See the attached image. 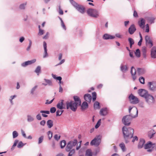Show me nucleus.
<instances>
[{"instance_id": "nucleus-1", "label": "nucleus", "mask_w": 156, "mask_h": 156, "mask_svg": "<svg viewBox=\"0 0 156 156\" xmlns=\"http://www.w3.org/2000/svg\"><path fill=\"white\" fill-rule=\"evenodd\" d=\"M122 131L126 143H127L130 141L133 136L134 133L133 129L131 127L127 128L125 126H123L122 128Z\"/></svg>"}, {"instance_id": "nucleus-2", "label": "nucleus", "mask_w": 156, "mask_h": 156, "mask_svg": "<svg viewBox=\"0 0 156 156\" xmlns=\"http://www.w3.org/2000/svg\"><path fill=\"white\" fill-rule=\"evenodd\" d=\"M87 13L90 16L94 18H97L100 16V13L97 9L89 8L87 10Z\"/></svg>"}, {"instance_id": "nucleus-3", "label": "nucleus", "mask_w": 156, "mask_h": 156, "mask_svg": "<svg viewBox=\"0 0 156 156\" xmlns=\"http://www.w3.org/2000/svg\"><path fill=\"white\" fill-rule=\"evenodd\" d=\"M69 1L71 4L79 12L82 14L85 13V8L84 6L79 4L73 0H69Z\"/></svg>"}, {"instance_id": "nucleus-4", "label": "nucleus", "mask_w": 156, "mask_h": 156, "mask_svg": "<svg viewBox=\"0 0 156 156\" xmlns=\"http://www.w3.org/2000/svg\"><path fill=\"white\" fill-rule=\"evenodd\" d=\"M146 103L148 105L153 106L155 102V99L154 97L151 94H149L144 98Z\"/></svg>"}, {"instance_id": "nucleus-5", "label": "nucleus", "mask_w": 156, "mask_h": 156, "mask_svg": "<svg viewBox=\"0 0 156 156\" xmlns=\"http://www.w3.org/2000/svg\"><path fill=\"white\" fill-rule=\"evenodd\" d=\"M129 115L131 118H134L138 116V111L136 108L135 107H129Z\"/></svg>"}, {"instance_id": "nucleus-6", "label": "nucleus", "mask_w": 156, "mask_h": 156, "mask_svg": "<svg viewBox=\"0 0 156 156\" xmlns=\"http://www.w3.org/2000/svg\"><path fill=\"white\" fill-rule=\"evenodd\" d=\"M66 105L67 109L69 108L74 112H75L77 108V104L73 101L66 102Z\"/></svg>"}, {"instance_id": "nucleus-7", "label": "nucleus", "mask_w": 156, "mask_h": 156, "mask_svg": "<svg viewBox=\"0 0 156 156\" xmlns=\"http://www.w3.org/2000/svg\"><path fill=\"white\" fill-rule=\"evenodd\" d=\"M101 136L99 135L97 136L90 142V144L91 145H94L98 146L101 142Z\"/></svg>"}, {"instance_id": "nucleus-8", "label": "nucleus", "mask_w": 156, "mask_h": 156, "mask_svg": "<svg viewBox=\"0 0 156 156\" xmlns=\"http://www.w3.org/2000/svg\"><path fill=\"white\" fill-rule=\"evenodd\" d=\"M155 146V145L154 144L152 143L151 141H148L145 145L144 148L145 149H147L148 152H151Z\"/></svg>"}, {"instance_id": "nucleus-9", "label": "nucleus", "mask_w": 156, "mask_h": 156, "mask_svg": "<svg viewBox=\"0 0 156 156\" xmlns=\"http://www.w3.org/2000/svg\"><path fill=\"white\" fill-rule=\"evenodd\" d=\"M77 143V141L76 140H74L73 141H72L69 142L67 144L66 147V151L69 152L73 147L76 145Z\"/></svg>"}, {"instance_id": "nucleus-10", "label": "nucleus", "mask_w": 156, "mask_h": 156, "mask_svg": "<svg viewBox=\"0 0 156 156\" xmlns=\"http://www.w3.org/2000/svg\"><path fill=\"white\" fill-rule=\"evenodd\" d=\"M132 118L130 115H126L123 118L122 122L125 125L129 126L130 123V121Z\"/></svg>"}, {"instance_id": "nucleus-11", "label": "nucleus", "mask_w": 156, "mask_h": 156, "mask_svg": "<svg viewBox=\"0 0 156 156\" xmlns=\"http://www.w3.org/2000/svg\"><path fill=\"white\" fill-rule=\"evenodd\" d=\"M138 93L141 97L145 98L149 94L147 90L144 89H140L138 90Z\"/></svg>"}, {"instance_id": "nucleus-12", "label": "nucleus", "mask_w": 156, "mask_h": 156, "mask_svg": "<svg viewBox=\"0 0 156 156\" xmlns=\"http://www.w3.org/2000/svg\"><path fill=\"white\" fill-rule=\"evenodd\" d=\"M148 85L149 89L151 91H156V82L155 81H152L149 82L148 83Z\"/></svg>"}, {"instance_id": "nucleus-13", "label": "nucleus", "mask_w": 156, "mask_h": 156, "mask_svg": "<svg viewBox=\"0 0 156 156\" xmlns=\"http://www.w3.org/2000/svg\"><path fill=\"white\" fill-rule=\"evenodd\" d=\"M129 99L130 102L133 104H137L139 101L138 98L132 94L129 96Z\"/></svg>"}, {"instance_id": "nucleus-14", "label": "nucleus", "mask_w": 156, "mask_h": 156, "mask_svg": "<svg viewBox=\"0 0 156 156\" xmlns=\"http://www.w3.org/2000/svg\"><path fill=\"white\" fill-rule=\"evenodd\" d=\"M36 61V59H33L31 60L22 63L21 64V66L23 67H26L29 65H31L34 63Z\"/></svg>"}, {"instance_id": "nucleus-15", "label": "nucleus", "mask_w": 156, "mask_h": 156, "mask_svg": "<svg viewBox=\"0 0 156 156\" xmlns=\"http://www.w3.org/2000/svg\"><path fill=\"white\" fill-rule=\"evenodd\" d=\"M102 38L104 40H112L115 39V36L106 33L103 35Z\"/></svg>"}, {"instance_id": "nucleus-16", "label": "nucleus", "mask_w": 156, "mask_h": 156, "mask_svg": "<svg viewBox=\"0 0 156 156\" xmlns=\"http://www.w3.org/2000/svg\"><path fill=\"white\" fill-rule=\"evenodd\" d=\"M130 73L133 80L135 81L136 78V70L134 67H132L131 68Z\"/></svg>"}, {"instance_id": "nucleus-17", "label": "nucleus", "mask_w": 156, "mask_h": 156, "mask_svg": "<svg viewBox=\"0 0 156 156\" xmlns=\"http://www.w3.org/2000/svg\"><path fill=\"white\" fill-rule=\"evenodd\" d=\"M108 109L107 108H104L101 109L100 114L102 116H105L108 113Z\"/></svg>"}, {"instance_id": "nucleus-18", "label": "nucleus", "mask_w": 156, "mask_h": 156, "mask_svg": "<svg viewBox=\"0 0 156 156\" xmlns=\"http://www.w3.org/2000/svg\"><path fill=\"white\" fill-rule=\"evenodd\" d=\"M145 39L146 44L148 45L150 48L153 45V44L151 40L150 37L148 36H146L145 37Z\"/></svg>"}, {"instance_id": "nucleus-19", "label": "nucleus", "mask_w": 156, "mask_h": 156, "mask_svg": "<svg viewBox=\"0 0 156 156\" xmlns=\"http://www.w3.org/2000/svg\"><path fill=\"white\" fill-rule=\"evenodd\" d=\"M136 30V28L134 24L131 25L128 29V31L130 34H133Z\"/></svg>"}, {"instance_id": "nucleus-20", "label": "nucleus", "mask_w": 156, "mask_h": 156, "mask_svg": "<svg viewBox=\"0 0 156 156\" xmlns=\"http://www.w3.org/2000/svg\"><path fill=\"white\" fill-rule=\"evenodd\" d=\"M151 56L152 58H156V47H153L151 50Z\"/></svg>"}, {"instance_id": "nucleus-21", "label": "nucleus", "mask_w": 156, "mask_h": 156, "mask_svg": "<svg viewBox=\"0 0 156 156\" xmlns=\"http://www.w3.org/2000/svg\"><path fill=\"white\" fill-rule=\"evenodd\" d=\"M145 143V140L143 139H141L138 144L137 147L139 149L142 148Z\"/></svg>"}, {"instance_id": "nucleus-22", "label": "nucleus", "mask_w": 156, "mask_h": 156, "mask_svg": "<svg viewBox=\"0 0 156 156\" xmlns=\"http://www.w3.org/2000/svg\"><path fill=\"white\" fill-rule=\"evenodd\" d=\"M145 20L142 18H141L140 19V20L138 22V23L139 26L142 28H143L144 27V25L145 24Z\"/></svg>"}, {"instance_id": "nucleus-23", "label": "nucleus", "mask_w": 156, "mask_h": 156, "mask_svg": "<svg viewBox=\"0 0 156 156\" xmlns=\"http://www.w3.org/2000/svg\"><path fill=\"white\" fill-rule=\"evenodd\" d=\"M120 68L121 70L123 73H126L128 70V68L126 65H124L122 64H121Z\"/></svg>"}, {"instance_id": "nucleus-24", "label": "nucleus", "mask_w": 156, "mask_h": 156, "mask_svg": "<svg viewBox=\"0 0 156 156\" xmlns=\"http://www.w3.org/2000/svg\"><path fill=\"white\" fill-rule=\"evenodd\" d=\"M85 100L89 102H90L92 99V97L91 95L89 94H85L84 97Z\"/></svg>"}, {"instance_id": "nucleus-25", "label": "nucleus", "mask_w": 156, "mask_h": 156, "mask_svg": "<svg viewBox=\"0 0 156 156\" xmlns=\"http://www.w3.org/2000/svg\"><path fill=\"white\" fill-rule=\"evenodd\" d=\"M75 101V103L77 104V105H80L81 104V100L79 98L76 96H74L73 97Z\"/></svg>"}, {"instance_id": "nucleus-26", "label": "nucleus", "mask_w": 156, "mask_h": 156, "mask_svg": "<svg viewBox=\"0 0 156 156\" xmlns=\"http://www.w3.org/2000/svg\"><path fill=\"white\" fill-rule=\"evenodd\" d=\"M137 72L139 75H141L145 73V70L143 68H138L137 69Z\"/></svg>"}, {"instance_id": "nucleus-27", "label": "nucleus", "mask_w": 156, "mask_h": 156, "mask_svg": "<svg viewBox=\"0 0 156 156\" xmlns=\"http://www.w3.org/2000/svg\"><path fill=\"white\" fill-rule=\"evenodd\" d=\"M155 132L153 129H151L148 132V135L149 138H152L154 136Z\"/></svg>"}, {"instance_id": "nucleus-28", "label": "nucleus", "mask_w": 156, "mask_h": 156, "mask_svg": "<svg viewBox=\"0 0 156 156\" xmlns=\"http://www.w3.org/2000/svg\"><path fill=\"white\" fill-rule=\"evenodd\" d=\"M27 121L28 122H30L33 121L34 118L32 116L28 115L27 116Z\"/></svg>"}, {"instance_id": "nucleus-29", "label": "nucleus", "mask_w": 156, "mask_h": 156, "mask_svg": "<svg viewBox=\"0 0 156 156\" xmlns=\"http://www.w3.org/2000/svg\"><path fill=\"white\" fill-rule=\"evenodd\" d=\"M47 124L48 128H50L53 126V122L51 120H49L47 121Z\"/></svg>"}, {"instance_id": "nucleus-30", "label": "nucleus", "mask_w": 156, "mask_h": 156, "mask_svg": "<svg viewBox=\"0 0 156 156\" xmlns=\"http://www.w3.org/2000/svg\"><path fill=\"white\" fill-rule=\"evenodd\" d=\"M41 113H42V115L44 117H46L48 116V115H47L43 113L46 114H49L50 113V112L49 111H43L41 110L40 112Z\"/></svg>"}, {"instance_id": "nucleus-31", "label": "nucleus", "mask_w": 156, "mask_h": 156, "mask_svg": "<svg viewBox=\"0 0 156 156\" xmlns=\"http://www.w3.org/2000/svg\"><path fill=\"white\" fill-rule=\"evenodd\" d=\"M63 101L62 100L61 102H59L57 105V108L60 109H62L64 108L63 106Z\"/></svg>"}, {"instance_id": "nucleus-32", "label": "nucleus", "mask_w": 156, "mask_h": 156, "mask_svg": "<svg viewBox=\"0 0 156 156\" xmlns=\"http://www.w3.org/2000/svg\"><path fill=\"white\" fill-rule=\"evenodd\" d=\"M94 107L95 109H99L100 108V103L97 101H95L94 104Z\"/></svg>"}, {"instance_id": "nucleus-33", "label": "nucleus", "mask_w": 156, "mask_h": 156, "mask_svg": "<svg viewBox=\"0 0 156 156\" xmlns=\"http://www.w3.org/2000/svg\"><path fill=\"white\" fill-rule=\"evenodd\" d=\"M88 104L86 102H84L83 103L81 106V108L83 110H84L88 107Z\"/></svg>"}, {"instance_id": "nucleus-34", "label": "nucleus", "mask_w": 156, "mask_h": 156, "mask_svg": "<svg viewBox=\"0 0 156 156\" xmlns=\"http://www.w3.org/2000/svg\"><path fill=\"white\" fill-rule=\"evenodd\" d=\"M59 19L60 20L61 22V26L62 27L63 29L65 30H66V27L65 25V24L62 20V19L60 17H58Z\"/></svg>"}, {"instance_id": "nucleus-35", "label": "nucleus", "mask_w": 156, "mask_h": 156, "mask_svg": "<svg viewBox=\"0 0 156 156\" xmlns=\"http://www.w3.org/2000/svg\"><path fill=\"white\" fill-rule=\"evenodd\" d=\"M146 20L148 22L151 24L154 23L155 19L153 17H149L147 18Z\"/></svg>"}, {"instance_id": "nucleus-36", "label": "nucleus", "mask_w": 156, "mask_h": 156, "mask_svg": "<svg viewBox=\"0 0 156 156\" xmlns=\"http://www.w3.org/2000/svg\"><path fill=\"white\" fill-rule=\"evenodd\" d=\"M27 4V2H25L21 4L19 6V8L21 9H24L25 8Z\"/></svg>"}, {"instance_id": "nucleus-37", "label": "nucleus", "mask_w": 156, "mask_h": 156, "mask_svg": "<svg viewBox=\"0 0 156 156\" xmlns=\"http://www.w3.org/2000/svg\"><path fill=\"white\" fill-rule=\"evenodd\" d=\"M86 156H92V153L91 150L88 149L87 150L86 152Z\"/></svg>"}, {"instance_id": "nucleus-38", "label": "nucleus", "mask_w": 156, "mask_h": 156, "mask_svg": "<svg viewBox=\"0 0 156 156\" xmlns=\"http://www.w3.org/2000/svg\"><path fill=\"white\" fill-rule=\"evenodd\" d=\"M119 146L123 151L124 152L126 151V148L125 145L124 143H122L120 144Z\"/></svg>"}, {"instance_id": "nucleus-39", "label": "nucleus", "mask_w": 156, "mask_h": 156, "mask_svg": "<svg viewBox=\"0 0 156 156\" xmlns=\"http://www.w3.org/2000/svg\"><path fill=\"white\" fill-rule=\"evenodd\" d=\"M37 85H36L32 88L30 92L31 94L33 95L34 94V92L37 88Z\"/></svg>"}, {"instance_id": "nucleus-40", "label": "nucleus", "mask_w": 156, "mask_h": 156, "mask_svg": "<svg viewBox=\"0 0 156 156\" xmlns=\"http://www.w3.org/2000/svg\"><path fill=\"white\" fill-rule=\"evenodd\" d=\"M41 69V67L40 66H37V67L36 69L35 72L37 74V75H39V73L40 72Z\"/></svg>"}, {"instance_id": "nucleus-41", "label": "nucleus", "mask_w": 156, "mask_h": 156, "mask_svg": "<svg viewBox=\"0 0 156 156\" xmlns=\"http://www.w3.org/2000/svg\"><path fill=\"white\" fill-rule=\"evenodd\" d=\"M128 40L130 44V47L131 48L132 45L134 43V41L131 38H129L128 39Z\"/></svg>"}, {"instance_id": "nucleus-42", "label": "nucleus", "mask_w": 156, "mask_h": 156, "mask_svg": "<svg viewBox=\"0 0 156 156\" xmlns=\"http://www.w3.org/2000/svg\"><path fill=\"white\" fill-rule=\"evenodd\" d=\"M16 97V95H14L13 96H11L10 97L9 99V101L10 102L11 104L12 105H13V102L12 101V100L14 99Z\"/></svg>"}, {"instance_id": "nucleus-43", "label": "nucleus", "mask_w": 156, "mask_h": 156, "mask_svg": "<svg viewBox=\"0 0 156 156\" xmlns=\"http://www.w3.org/2000/svg\"><path fill=\"white\" fill-rule=\"evenodd\" d=\"M28 41H29V44L28 46L27 47V48L26 49V50L27 51H29L30 50V48H31V46L32 45V41L31 40L28 39Z\"/></svg>"}, {"instance_id": "nucleus-44", "label": "nucleus", "mask_w": 156, "mask_h": 156, "mask_svg": "<svg viewBox=\"0 0 156 156\" xmlns=\"http://www.w3.org/2000/svg\"><path fill=\"white\" fill-rule=\"evenodd\" d=\"M44 80L46 83L47 84V85L50 86H51L52 85V83L51 80L45 79H44Z\"/></svg>"}, {"instance_id": "nucleus-45", "label": "nucleus", "mask_w": 156, "mask_h": 156, "mask_svg": "<svg viewBox=\"0 0 156 156\" xmlns=\"http://www.w3.org/2000/svg\"><path fill=\"white\" fill-rule=\"evenodd\" d=\"M135 54L137 57L139 58L140 57V51L139 49H137L136 50Z\"/></svg>"}, {"instance_id": "nucleus-46", "label": "nucleus", "mask_w": 156, "mask_h": 156, "mask_svg": "<svg viewBox=\"0 0 156 156\" xmlns=\"http://www.w3.org/2000/svg\"><path fill=\"white\" fill-rule=\"evenodd\" d=\"M139 80L140 82L142 84H144L145 83V79L142 76H140L139 77Z\"/></svg>"}, {"instance_id": "nucleus-47", "label": "nucleus", "mask_w": 156, "mask_h": 156, "mask_svg": "<svg viewBox=\"0 0 156 156\" xmlns=\"http://www.w3.org/2000/svg\"><path fill=\"white\" fill-rule=\"evenodd\" d=\"M101 123V119H99L98 122H97V124L95 125V127L96 129L98 128L99 126H100Z\"/></svg>"}, {"instance_id": "nucleus-48", "label": "nucleus", "mask_w": 156, "mask_h": 156, "mask_svg": "<svg viewBox=\"0 0 156 156\" xmlns=\"http://www.w3.org/2000/svg\"><path fill=\"white\" fill-rule=\"evenodd\" d=\"M18 136V133L16 131H14L12 132V136L13 138L17 137Z\"/></svg>"}, {"instance_id": "nucleus-49", "label": "nucleus", "mask_w": 156, "mask_h": 156, "mask_svg": "<svg viewBox=\"0 0 156 156\" xmlns=\"http://www.w3.org/2000/svg\"><path fill=\"white\" fill-rule=\"evenodd\" d=\"M66 145V142L65 140L62 141L60 142L61 147L62 148H63Z\"/></svg>"}, {"instance_id": "nucleus-50", "label": "nucleus", "mask_w": 156, "mask_h": 156, "mask_svg": "<svg viewBox=\"0 0 156 156\" xmlns=\"http://www.w3.org/2000/svg\"><path fill=\"white\" fill-rule=\"evenodd\" d=\"M47 134L48 136V137L49 138V140H50L52 137V135H53V133H52L51 132V131H48L47 133Z\"/></svg>"}, {"instance_id": "nucleus-51", "label": "nucleus", "mask_w": 156, "mask_h": 156, "mask_svg": "<svg viewBox=\"0 0 156 156\" xmlns=\"http://www.w3.org/2000/svg\"><path fill=\"white\" fill-rule=\"evenodd\" d=\"M92 95L93 97L92 100L93 101H94L96 98L97 94L95 92H93L92 93Z\"/></svg>"}, {"instance_id": "nucleus-52", "label": "nucleus", "mask_w": 156, "mask_h": 156, "mask_svg": "<svg viewBox=\"0 0 156 156\" xmlns=\"http://www.w3.org/2000/svg\"><path fill=\"white\" fill-rule=\"evenodd\" d=\"M44 137L42 136L39 137L38 139V144H40L43 142L44 140Z\"/></svg>"}, {"instance_id": "nucleus-53", "label": "nucleus", "mask_w": 156, "mask_h": 156, "mask_svg": "<svg viewBox=\"0 0 156 156\" xmlns=\"http://www.w3.org/2000/svg\"><path fill=\"white\" fill-rule=\"evenodd\" d=\"M44 32V30L42 29L39 30V32L38 33V35L39 36H41L43 34Z\"/></svg>"}, {"instance_id": "nucleus-54", "label": "nucleus", "mask_w": 156, "mask_h": 156, "mask_svg": "<svg viewBox=\"0 0 156 156\" xmlns=\"http://www.w3.org/2000/svg\"><path fill=\"white\" fill-rule=\"evenodd\" d=\"M25 144H23V142H22V141H20L19 143L17 145V147L19 148H21L22 147H23V146H24Z\"/></svg>"}, {"instance_id": "nucleus-55", "label": "nucleus", "mask_w": 156, "mask_h": 156, "mask_svg": "<svg viewBox=\"0 0 156 156\" xmlns=\"http://www.w3.org/2000/svg\"><path fill=\"white\" fill-rule=\"evenodd\" d=\"M63 112V110H57L56 112V116H60Z\"/></svg>"}, {"instance_id": "nucleus-56", "label": "nucleus", "mask_w": 156, "mask_h": 156, "mask_svg": "<svg viewBox=\"0 0 156 156\" xmlns=\"http://www.w3.org/2000/svg\"><path fill=\"white\" fill-rule=\"evenodd\" d=\"M68 154V156H72L73 154L75 153V150L74 149H72L70 150L69 151Z\"/></svg>"}, {"instance_id": "nucleus-57", "label": "nucleus", "mask_w": 156, "mask_h": 156, "mask_svg": "<svg viewBox=\"0 0 156 156\" xmlns=\"http://www.w3.org/2000/svg\"><path fill=\"white\" fill-rule=\"evenodd\" d=\"M58 12L60 15H62L63 14V12L62 10L61 9V7L60 5L58 6Z\"/></svg>"}, {"instance_id": "nucleus-58", "label": "nucleus", "mask_w": 156, "mask_h": 156, "mask_svg": "<svg viewBox=\"0 0 156 156\" xmlns=\"http://www.w3.org/2000/svg\"><path fill=\"white\" fill-rule=\"evenodd\" d=\"M54 139L58 141L60 137V136L57 134H55L54 136Z\"/></svg>"}, {"instance_id": "nucleus-59", "label": "nucleus", "mask_w": 156, "mask_h": 156, "mask_svg": "<svg viewBox=\"0 0 156 156\" xmlns=\"http://www.w3.org/2000/svg\"><path fill=\"white\" fill-rule=\"evenodd\" d=\"M56 110V109L55 107H52L50 108V112L51 113H55Z\"/></svg>"}, {"instance_id": "nucleus-60", "label": "nucleus", "mask_w": 156, "mask_h": 156, "mask_svg": "<svg viewBox=\"0 0 156 156\" xmlns=\"http://www.w3.org/2000/svg\"><path fill=\"white\" fill-rule=\"evenodd\" d=\"M146 30L145 32H146L148 33L149 31V26L148 24H147L146 25Z\"/></svg>"}, {"instance_id": "nucleus-61", "label": "nucleus", "mask_w": 156, "mask_h": 156, "mask_svg": "<svg viewBox=\"0 0 156 156\" xmlns=\"http://www.w3.org/2000/svg\"><path fill=\"white\" fill-rule=\"evenodd\" d=\"M132 138H133L132 142L133 143H134L135 140L137 141L138 140V138L136 136H135L134 137L133 136Z\"/></svg>"}, {"instance_id": "nucleus-62", "label": "nucleus", "mask_w": 156, "mask_h": 156, "mask_svg": "<svg viewBox=\"0 0 156 156\" xmlns=\"http://www.w3.org/2000/svg\"><path fill=\"white\" fill-rule=\"evenodd\" d=\"M49 34V33L48 32H47L46 33V34L45 36H44L43 37V39H47L48 37V35Z\"/></svg>"}, {"instance_id": "nucleus-63", "label": "nucleus", "mask_w": 156, "mask_h": 156, "mask_svg": "<svg viewBox=\"0 0 156 156\" xmlns=\"http://www.w3.org/2000/svg\"><path fill=\"white\" fill-rule=\"evenodd\" d=\"M36 118L38 120H41V117L40 114H38L37 115Z\"/></svg>"}, {"instance_id": "nucleus-64", "label": "nucleus", "mask_w": 156, "mask_h": 156, "mask_svg": "<svg viewBox=\"0 0 156 156\" xmlns=\"http://www.w3.org/2000/svg\"><path fill=\"white\" fill-rule=\"evenodd\" d=\"M21 132L23 136L25 138H27V136L24 131L23 130H21Z\"/></svg>"}]
</instances>
